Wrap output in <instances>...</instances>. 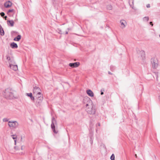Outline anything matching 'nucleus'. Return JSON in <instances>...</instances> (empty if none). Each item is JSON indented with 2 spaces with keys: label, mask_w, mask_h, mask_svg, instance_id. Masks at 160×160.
I'll return each mask as SVG.
<instances>
[{
  "label": "nucleus",
  "mask_w": 160,
  "mask_h": 160,
  "mask_svg": "<svg viewBox=\"0 0 160 160\" xmlns=\"http://www.w3.org/2000/svg\"><path fill=\"white\" fill-rule=\"evenodd\" d=\"M83 104L85 111L89 114L94 115L96 113L95 107L92 101L89 98H84Z\"/></svg>",
  "instance_id": "1"
},
{
  "label": "nucleus",
  "mask_w": 160,
  "mask_h": 160,
  "mask_svg": "<svg viewBox=\"0 0 160 160\" xmlns=\"http://www.w3.org/2000/svg\"><path fill=\"white\" fill-rule=\"evenodd\" d=\"M16 92L10 89H6L3 93V96L7 99H12L17 98Z\"/></svg>",
  "instance_id": "2"
},
{
  "label": "nucleus",
  "mask_w": 160,
  "mask_h": 160,
  "mask_svg": "<svg viewBox=\"0 0 160 160\" xmlns=\"http://www.w3.org/2000/svg\"><path fill=\"white\" fill-rule=\"evenodd\" d=\"M34 95L36 97L37 99L36 103V106H40L41 105L43 99L42 94V93L41 92Z\"/></svg>",
  "instance_id": "3"
},
{
  "label": "nucleus",
  "mask_w": 160,
  "mask_h": 160,
  "mask_svg": "<svg viewBox=\"0 0 160 160\" xmlns=\"http://www.w3.org/2000/svg\"><path fill=\"white\" fill-rule=\"evenodd\" d=\"M8 125L10 127L16 128L18 126L19 124L17 121H9L8 122Z\"/></svg>",
  "instance_id": "4"
},
{
  "label": "nucleus",
  "mask_w": 160,
  "mask_h": 160,
  "mask_svg": "<svg viewBox=\"0 0 160 160\" xmlns=\"http://www.w3.org/2000/svg\"><path fill=\"white\" fill-rule=\"evenodd\" d=\"M57 124V122L54 117H52V123L51 124V128L53 132L55 133H57L58 131L55 130V125Z\"/></svg>",
  "instance_id": "5"
},
{
  "label": "nucleus",
  "mask_w": 160,
  "mask_h": 160,
  "mask_svg": "<svg viewBox=\"0 0 160 160\" xmlns=\"http://www.w3.org/2000/svg\"><path fill=\"white\" fill-rule=\"evenodd\" d=\"M152 67L153 68H156L158 66V62L157 60L155 58H152L151 59Z\"/></svg>",
  "instance_id": "6"
},
{
  "label": "nucleus",
  "mask_w": 160,
  "mask_h": 160,
  "mask_svg": "<svg viewBox=\"0 0 160 160\" xmlns=\"http://www.w3.org/2000/svg\"><path fill=\"white\" fill-rule=\"evenodd\" d=\"M41 92V90L40 88L37 86L34 87L33 91V95H35Z\"/></svg>",
  "instance_id": "7"
},
{
  "label": "nucleus",
  "mask_w": 160,
  "mask_h": 160,
  "mask_svg": "<svg viewBox=\"0 0 160 160\" xmlns=\"http://www.w3.org/2000/svg\"><path fill=\"white\" fill-rule=\"evenodd\" d=\"M120 27L121 28L123 29L125 28L127 25L126 21L124 20H122L120 21Z\"/></svg>",
  "instance_id": "8"
},
{
  "label": "nucleus",
  "mask_w": 160,
  "mask_h": 160,
  "mask_svg": "<svg viewBox=\"0 0 160 160\" xmlns=\"http://www.w3.org/2000/svg\"><path fill=\"white\" fill-rule=\"evenodd\" d=\"M7 60L8 61L9 64L10 63L15 64V62L13 58H11L8 55L6 56Z\"/></svg>",
  "instance_id": "9"
},
{
  "label": "nucleus",
  "mask_w": 160,
  "mask_h": 160,
  "mask_svg": "<svg viewBox=\"0 0 160 160\" xmlns=\"http://www.w3.org/2000/svg\"><path fill=\"white\" fill-rule=\"evenodd\" d=\"M15 64L10 63L9 64V67L10 68L14 71H17L18 69V66L17 65H15Z\"/></svg>",
  "instance_id": "10"
},
{
  "label": "nucleus",
  "mask_w": 160,
  "mask_h": 160,
  "mask_svg": "<svg viewBox=\"0 0 160 160\" xmlns=\"http://www.w3.org/2000/svg\"><path fill=\"white\" fill-rule=\"evenodd\" d=\"M80 63L79 62L70 63L69 64V66L72 68H76L79 66Z\"/></svg>",
  "instance_id": "11"
},
{
  "label": "nucleus",
  "mask_w": 160,
  "mask_h": 160,
  "mask_svg": "<svg viewBox=\"0 0 160 160\" xmlns=\"http://www.w3.org/2000/svg\"><path fill=\"white\" fill-rule=\"evenodd\" d=\"M12 5V3L10 1H8L5 2L4 4V6L6 8H8L11 7Z\"/></svg>",
  "instance_id": "12"
},
{
  "label": "nucleus",
  "mask_w": 160,
  "mask_h": 160,
  "mask_svg": "<svg viewBox=\"0 0 160 160\" xmlns=\"http://www.w3.org/2000/svg\"><path fill=\"white\" fill-rule=\"evenodd\" d=\"M87 93L90 97H93L94 96V93L91 90H87Z\"/></svg>",
  "instance_id": "13"
},
{
  "label": "nucleus",
  "mask_w": 160,
  "mask_h": 160,
  "mask_svg": "<svg viewBox=\"0 0 160 160\" xmlns=\"http://www.w3.org/2000/svg\"><path fill=\"white\" fill-rule=\"evenodd\" d=\"M10 46L12 48H16L18 47L17 43L12 42L10 44Z\"/></svg>",
  "instance_id": "14"
},
{
  "label": "nucleus",
  "mask_w": 160,
  "mask_h": 160,
  "mask_svg": "<svg viewBox=\"0 0 160 160\" xmlns=\"http://www.w3.org/2000/svg\"><path fill=\"white\" fill-rule=\"evenodd\" d=\"M134 0H129V3L130 6L132 7V8L134 9V6H133V3H134Z\"/></svg>",
  "instance_id": "15"
},
{
  "label": "nucleus",
  "mask_w": 160,
  "mask_h": 160,
  "mask_svg": "<svg viewBox=\"0 0 160 160\" xmlns=\"http://www.w3.org/2000/svg\"><path fill=\"white\" fill-rule=\"evenodd\" d=\"M7 24L8 25L10 24L11 26L13 27L14 25V22L13 20H8Z\"/></svg>",
  "instance_id": "16"
},
{
  "label": "nucleus",
  "mask_w": 160,
  "mask_h": 160,
  "mask_svg": "<svg viewBox=\"0 0 160 160\" xmlns=\"http://www.w3.org/2000/svg\"><path fill=\"white\" fill-rule=\"evenodd\" d=\"M21 36L20 35H18L14 39V40L16 41H19L21 39Z\"/></svg>",
  "instance_id": "17"
},
{
  "label": "nucleus",
  "mask_w": 160,
  "mask_h": 160,
  "mask_svg": "<svg viewBox=\"0 0 160 160\" xmlns=\"http://www.w3.org/2000/svg\"><path fill=\"white\" fill-rule=\"evenodd\" d=\"M143 21L144 22H147L149 20V18L148 17H145L142 19Z\"/></svg>",
  "instance_id": "18"
},
{
  "label": "nucleus",
  "mask_w": 160,
  "mask_h": 160,
  "mask_svg": "<svg viewBox=\"0 0 160 160\" xmlns=\"http://www.w3.org/2000/svg\"><path fill=\"white\" fill-rule=\"evenodd\" d=\"M11 137L14 140L15 142V144H16V138H17V136L16 135H11Z\"/></svg>",
  "instance_id": "19"
},
{
  "label": "nucleus",
  "mask_w": 160,
  "mask_h": 160,
  "mask_svg": "<svg viewBox=\"0 0 160 160\" xmlns=\"http://www.w3.org/2000/svg\"><path fill=\"white\" fill-rule=\"evenodd\" d=\"M0 34L1 36H3L4 34V32L3 28L0 30Z\"/></svg>",
  "instance_id": "20"
},
{
  "label": "nucleus",
  "mask_w": 160,
  "mask_h": 160,
  "mask_svg": "<svg viewBox=\"0 0 160 160\" xmlns=\"http://www.w3.org/2000/svg\"><path fill=\"white\" fill-rule=\"evenodd\" d=\"M112 8V6L110 5H109L107 6V8L109 10H111Z\"/></svg>",
  "instance_id": "21"
},
{
  "label": "nucleus",
  "mask_w": 160,
  "mask_h": 160,
  "mask_svg": "<svg viewBox=\"0 0 160 160\" xmlns=\"http://www.w3.org/2000/svg\"><path fill=\"white\" fill-rule=\"evenodd\" d=\"M57 31L60 34H62L63 33L62 31L60 29H58Z\"/></svg>",
  "instance_id": "22"
},
{
  "label": "nucleus",
  "mask_w": 160,
  "mask_h": 160,
  "mask_svg": "<svg viewBox=\"0 0 160 160\" xmlns=\"http://www.w3.org/2000/svg\"><path fill=\"white\" fill-rule=\"evenodd\" d=\"M26 95L30 97H31L32 96V93L31 92L29 93H26Z\"/></svg>",
  "instance_id": "23"
},
{
  "label": "nucleus",
  "mask_w": 160,
  "mask_h": 160,
  "mask_svg": "<svg viewBox=\"0 0 160 160\" xmlns=\"http://www.w3.org/2000/svg\"><path fill=\"white\" fill-rule=\"evenodd\" d=\"M110 158L111 160H115V157L114 154H112Z\"/></svg>",
  "instance_id": "24"
},
{
  "label": "nucleus",
  "mask_w": 160,
  "mask_h": 160,
  "mask_svg": "<svg viewBox=\"0 0 160 160\" xmlns=\"http://www.w3.org/2000/svg\"><path fill=\"white\" fill-rule=\"evenodd\" d=\"M14 12V9H10L9 10L8 12V13H9L10 12Z\"/></svg>",
  "instance_id": "25"
},
{
  "label": "nucleus",
  "mask_w": 160,
  "mask_h": 160,
  "mask_svg": "<svg viewBox=\"0 0 160 160\" xmlns=\"http://www.w3.org/2000/svg\"><path fill=\"white\" fill-rule=\"evenodd\" d=\"M154 73L156 77L157 80H158V72H154Z\"/></svg>",
  "instance_id": "26"
},
{
  "label": "nucleus",
  "mask_w": 160,
  "mask_h": 160,
  "mask_svg": "<svg viewBox=\"0 0 160 160\" xmlns=\"http://www.w3.org/2000/svg\"><path fill=\"white\" fill-rule=\"evenodd\" d=\"M3 121L4 122L8 121V119L7 118H4L3 119Z\"/></svg>",
  "instance_id": "27"
},
{
  "label": "nucleus",
  "mask_w": 160,
  "mask_h": 160,
  "mask_svg": "<svg viewBox=\"0 0 160 160\" xmlns=\"http://www.w3.org/2000/svg\"><path fill=\"white\" fill-rule=\"evenodd\" d=\"M0 15L2 17H3L5 15V14L3 12H2L0 13Z\"/></svg>",
  "instance_id": "28"
},
{
  "label": "nucleus",
  "mask_w": 160,
  "mask_h": 160,
  "mask_svg": "<svg viewBox=\"0 0 160 160\" xmlns=\"http://www.w3.org/2000/svg\"><path fill=\"white\" fill-rule=\"evenodd\" d=\"M140 52L141 53H142V54H143V56H144V55H145V52H144L143 51V50H142V51H140Z\"/></svg>",
  "instance_id": "29"
},
{
  "label": "nucleus",
  "mask_w": 160,
  "mask_h": 160,
  "mask_svg": "<svg viewBox=\"0 0 160 160\" xmlns=\"http://www.w3.org/2000/svg\"><path fill=\"white\" fill-rule=\"evenodd\" d=\"M30 98L31 99V100H32V101H34V98L33 96H32H32H31Z\"/></svg>",
  "instance_id": "30"
},
{
  "label": "nucleus",
  "mask_w": 160,
  "mask_h": 160,
  "mask_svg": "<svg viewBox=\"0 0 160 160\" xmlns=\"http://www.w3.org/2000/svg\"><path fill=\"white\" fill-rule=\"evenodd\" d=\"M146 7L147 8H149L150 7V6L149 4H147L146 5Z\"/></svg>",
  "instance_id": "31"
},
{
  "label": "nucleus",
  "mask_w": 160,
  "mask_h": 160,
  "mask_svg": "<svg viewBox=\"0 0 160 160\" xmlns=\"http://www.w3.org/2000/svg\"><path fill=\"white\" fill-rule=\"evenodd\" d=\"M150 25H152V26H153V24H152V22H150Z\"/></svg>",
  "instance_id": "32"
},
{
  "label": "nucleus",
  "mask_w": 160,
  "mask_h": 160,
  "mask_svg": "<svg viewBox=\"0 0 160 160\" xmlns=\"http://www.w3.org/2000/svg\"><path fill=\"white\" fill-rule=\"evenodd\" d=\"M101 95H103V92L101 90Z\"/></svg>",
  "instance_id": "33"
},
{
  "label": "nucleus",
  "mask_w": 160,
  "mask_h": 160,
  "mask_svg": "<svg viewBox=\"0 0 160 160\" xmlns=\"http://www.w3.org/2000/svg\"><path fill=\"white\" fill-rule=\"evenodd\" d=\"M23 147H24L23 146H22L21 147V149L22 150L23 149Z\"/></svg>",
  "instance_id": "34"
},
{
  "label": "nucleus",
  "mask_w": 160,
  "mask_h": 160,
  "mask_svg": "<svg viewBox=\"0 0 160 160\" xmlns=\"http://www.w3.org/2000/svg\"><path fill=\"white\" fill-rule=\"evenodd\" d=\"M2 28V26L0 25V30Z\"/></svg>",
  "instance_id": "35"
},
{
  "label": "nucleus",
  "mask_w": 160,
  "mask_h": 160,
  "mask_svg": "<svg viewBox=\"0 0 160 160\" xmlns=\"http://www.w3.org/2000/svg\"><path fill=\"white\" fill-rule=\"evenodd\" d=\"M108 74H112L110 72H108Z\"/></svg>",
  "instance_id": "36"
},
{
  "label": "nucleus",
  "mask_w": 160,
  "mask_h": 160,
  "mask_svg": "<svg viewBox=\"0 0 160 160\" xmlns=\"http://www.w3.org/2000/svg\"><path fill=\"white\" fill-rule=\"evenodd\" d=\"M7 17L6 16H5V17H4V18H5V20H6V19H7Z\"/></svg>",
  "instance_id": "37"
},
{
  "label": "nucleus",
  "mask_w": 160,
  "mask_h": 160,
  "mask_svg": "<svg viewBox=\"0 0 160 160\" xmlns=\"http://www.w3.org/2000/svg\"><path fill=\"white\" fill-rule=\"evenodd\" d=\"M65 34H68V31H66Z\"/></svg>",
  "instance_id": "38"
},
{
  "label": "nucleus",
  "mask_w": 160,
  "mask_h": 160,
  "mask_svg": "<svg viewBox=\"0 0 160 160\" xmlns=\"http://www.w3.org/2000/svg\"><path fill=\"white\" fill-rule=\"evenodd\" d=\"M159 99L160 101V95L159 96Z\"/></svg>",
  "instance_id": "39"
},
{
  "label": "nucleus",
  "mask_w": 160,
  "mask_h": 160,
  "mask_svg": "<svg viewBox=\"0 0 160 160\" xmlns=\"http://www.w3.org/2000/svg\"><path fill=\"white\" fill-rule=\"evenodd\" d=\"M14 148H15V149H16V150L17 149V148L16 147H15Z\"/></svg>",
  "instance_id": "40"
},
{
  "label": "nucleus",
  "mask_w": 160,
  "mask_h": 160,
  "mask_svg": "<svg viewBox=\"0 0 160 160\" xmlns=\"http://www.w3.org/2000/svg\"><path fill=\"white\" fill-rule=\"evenodd\" d=\"M91 142L92 143V140H91Z\"/></svg>",
  "instance_id": "41"
},
{
  "label": "nucleus",
  "mask_w": 160,
  "mask_h": 160,
  "mask_svg": "<svg viewBox=\"0 0 160 160\" xmlns=\"http://www.w3.org/2000/svg\"><path fill=\"white\" fill-rule=\"evenodd\" d=\"M98 124L99 126H100V124L99 123H98Z\"/></svg>",
  "instance_id": "42"
},
{
  "label": "nucleus",
  "mask_w": 160,
  "mask_h": 160,
  "mask_svg": "<svg viewBox=\"0 0 160 160\" xmlns=\"http://www.w3.org/2000/svg\"><path fill=\"white\" fill-rule=\"evenodd\" d=\"M135 157H136V158H137V154H136L135 155Z\"/></svg>",
  "instance_id": "43"
},
{
  "label": "nucleus",
  "mask_w": 160,
  "mask_h": 160,
  "mask_svg": "<svg viewBox=\"0 0 160 160\" xmlns=\"http://www.w3.org/2000/svg\"><path fill=\"white\" fill-rule=\"evenodd\" d=\"M68 30H69V28H68Z\"/></svg>",
  "instance_id": "44"
},
{
  "label": "nucleus",
  "mask_w": 160,
  "mask_h": 160,
  "mask_svg": "<svg viewBox=\"0 0 160 160\" xmlns=\"http://www.w3.org/2000/svg\"><path fill=\"white\" fill-rule=\"evenodd\" d=\"M159 36L160 37V35H159Z\"/></svg>",
  "instance_id": "45"
}]
</instances>
